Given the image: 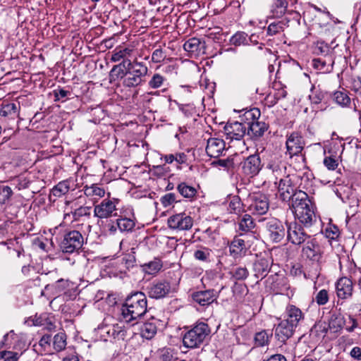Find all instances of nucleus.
Here are the masks:
<instances>
[{
	"mask_svg": "<svg viewBox=\"0 0 361 361\" xmlns=\"http://www.w3.org/2000/svg\"><path fill=\"white\" fill-rule=\"evenodd\" d=\"M278 191L283 201L291 200V208L295 218L305 227L312 226L317 218L307 194L302 190L295 191L288 176L280 178Z\"/></svg>",
	"mask_w": 361,
	"mask_h": 361,
	"instance_id": "nucleus-1",
	"label": "nucleus"
},
{
	"mask_svg": "<svg viewBox=\"0 0 361 361\" xmlns=\"http://www.w3.org/2000/svg\"><path fill=\"white\" fill-rule=\"evenodd\" d=\"M146 295L142 292H135L128 296L121 307L122 319L130 323L142 317L147 312Z\"/></svg>",
	"mask_w": 361,
	"mask_h": 361,
	"instance_id": "nucleus-2",
	"label": "nucleus"
},
{
	"mask_svg": "<svg viewBox=\"0 0 361 361\" xmlns=\"http://www.w3.org/2000/svg\"><path fill=\"white\" fill-rule=\"evenodd\" d=\"M211 330L207 324L197 322L192 329L188 331L183 338V343L186 348L199 347L210 334Z\"/></svg>",
	"mask_w": 361,
	"mask_h": 361,
	"instance_id": "nucleus-3",
	"label": "nucleus"
},
{
	"mask_svg": "<svg viewBox=\"0 0 361 361\" xmlns=\"http://www.w3.org/2000/svg\"><path fill=\"white\" fill-rule=\"evenodd\" d=\"M147 71L148 68L143 63L128 60L127 73L123 81V85L127 87H137L144 81L143 78Z\"/></svg>",
	"mask_w": 361,
	"mask_h": 361,
	"instance_id": "nucleus-4",
	"label": "nucleus"
},
{
	"mask_svg": "<svg viewBox=\"0 0 361 361\" xmlns=\"http://www.w3.org/2000/svg\"><path fill=\"white\" fill-rule=\"evenodd\" d=\"M245 201L248 204L247 209L254 215H263L269 210V198L260 192L249 193Z\"/></svg>",
	"mask_w": 361,
	"mask_h": 361,
	"instance_id": "nucleus-5",
	"label": "nucleus"
},
{
	"mask_svg": "<svg viewBox=\"0 0 361 361\" xmlns=\"http://www.w3.org/2000/svg\"><path fill=\"white\" fill-rule=\"evenodd\" d=\"M83 242V237L79 231H71L64 235L61 248L63 252L73 253L82 247Z\"/></svg>",
	"mask_w": 361,
	"mask_h": 361,
	"instance_id": "nucleus-6",
	"label": "nucleus"
},
{
	"mask_svg": "<svg viewBox=\"0 0 361 361\" xmlns=\"http://www.w3.org/2000/svg\"><path fill=\"white\" fill-rule=\"evenodd\" d=\"M108 197L104 199L99 204H94V216L99 219H108L117 215L116 200Z\"/></svg>",
	"mask_w": 361,
	"mask_h": 361,
	"instance_id": "nucleus-7",
	"label": "nucleus"
},
{
	"mask_svg": "<svg viewBox=\"0 0 361 361\" xmlns=\"http://www.w3.org/2000/svg\"><path fill=\"white\" fill-rule=\"evenodd\" d=\"M265 227L269 239L273 243L281 242L287 233V228L286 229L281 221L275 218L267 219Z\"/></svg>",
	"mask_w": 361,
	"mask_h": 361,
	"instance_id": "nucleus-8",
	"label": "nucleus"
},
{
	"mask_svg": "<svg viewBox=\"0 0 361 361\" xmlns=\"http://www.w3.org/2000/svg\"><path fill=\"white\" fill-rule=\"evenodd\" d=\"M287 227V238L293 244L301 245L310 238L303 227L297 222H286Z\"/></svg>",
	"mask_w": 361,
	"mask_h": 361,
	"instance_id": "nucleus-9",
	"label": "nucleus"
},
{
	"mask_svg": "<svg viewBox=\"0 0 361 361\" xmlns=\"http://www.w3.org/2000/svg\"><path fill=\"white\" fill-rule=\"evenodd\" d=\"M168 226L170 228L177 231H188L193 226V219L185 213H179L168 219Z\"/></svg>",
	"mask_w": 361,
	"mask_h": 361,
	"instance_id": "nucleus-10",
	"label": "nucleus"
},
{
	"mask_svg": "<svg viewBox=\"0 0 361 361\" xmlns=\"http://www.w3.org/2000/svg\"><path fill=\"white\" fill-rule=\"evenodd\" d=\"M147 290L148 295L155 299L164 298L172 291L170 283L166 281H154L147 286Z\"/></svg>",
	"mask_w": 361,
	"mask_h": 361,
	"instance_id": "nucleus-11",
	"label": "nucleus"
},
{
	"mask_svg": "<svg viewBox=\"0 0 361 361\" xmlns=\"http://www.w3.org/2000/svg\"><path fill=\"white\" fill-rule=\"evenodd\" d=\"M241 165L243 173L250 176L257 175L262 168L261 159L257 154L247 157L241 162Z\"/></svg>",
	"mask_w": 361,
	"mask_h": 361,
	"instance_id": "nucleus-12",
	"label": "nucleus"
},
{
	"mask_svg": "<svg viewBox=\"0 0 361 361\" xmlns=\"http://www.w3.org/2000/svg\"><path fill=\"white\" fill-rule=\"evenodd\" d=\"M224 130L231 140H240L247 133V126L240 121L227 123Z\"/></svg>",
	"mask_w": 361,
	"mask_h": 361,
	"instance_id": "nucleus-13",
	"label": "nucleus"
},
{
	"mask_svg": "<svg viewBox=\"0 0 361 361\" xmlns=\"http://www.w3.org/2000/svg\"><path fill=\"white\" fill-rule=\"evenodd\" d=\"M304 147L302 137L298 133H293L286 140L287 152L290 157L298 155Z\"/></svg>",
	"mask_w": 361,
	"mask_h": 361,
	"instance_id": "nucleus-14",
	"label": "nucleus"
},
{
	"mask_svg": "<svg viewBox=\"0 0 361 361\" xmlns=\"http://www.w3.org/2000/svg\"><path fill=\"white\" fill-rule=\"evenodd\" d=\"M225 149L226 144L222 139L211 137L207 140L206 152L209 157L217 158L222 155Z\"/></svg>",
	"mask_w": 361,
	"mask_h": 361,
	"instance_id": "nucleus-15",
	"label": "nucleus"
},
{
	"mask_svg": "<svg viewBox=\"0 0 361 361\" xmlns=\"http://www.w3.org/2000/svg\"><path fill=\"white\" fill-rule=\"evenodd\" d=\"M295 329L287 321L282 320L274 326V336L279 341L285 343L293 336Z\"/></svg>",
	"mask_w": 361,
	"mask_h": 361,
	"instance_id": "nucleus-16",
	"label": "nucleus"
},
{
	"mask_svg": "<svg viewBox=\"0 0 361 361\" xmlns=\"http://www.w3.org/2000/svg\"><path fill=\"white\" fill-rule=\"evenodd\" d=\"M336 295L340 299H346L352 295L353 282L347 277H342L336 283Z\"/></svg>",
	"mask_w": 361,
	"mask_h": 361,
	"instance_id": "nucleus-17",
	"label": "nucleus"
},
{
	"mask_svg": "<svg viewBox=\"0 0 361 361\" xmlns=\"http://www.w3.org/2000/svg\"><path fill=\"white\" fill-rule=\"evenodd\" d=\"M192 300L201 306H207L214 302L217 295L214 290L197 291L192 294Z\"/></svg>",
	"mask_w": 361,
	"mask_h": 361,
	"instance_id": "nucleus-18",
	"label": "nucleus"
},
{
	"mask_svg": "<svg viewBox=\"0 0 361 361\" xmlns=\"http://www.w3.org/2000/svg\"><path fill=\"white\" fill-rule=\"evenodd\" d=\"M302 255L307 258L319 262L322 257V251L319 245L315 240L307 241L302 248Z\"/></svg>",
	"mask_w": 361,
	"mask_h": 361,
	"instance_id": "nucleus-19",
	"label": "nucleus"
},
{
	"mask_svg": "<svg viewBox=\"0 0 361 361\" xmlns=\"http://www.w3.org/2000/svg\"><path fill=\"white\" fill-rule=\"evenodd\" d=\"M83 191L85 195L90 198L94 204L97 202L100 198L104 197L106 193L104 188L97 183L92 184L91 185H85L83 187Z\"/></svg>",
	"mask_w": 361,
	"mask_h": 361,
	"instance_id": "nucleus-20",
	"label": "nucleus"
},
{
	"mask_svg": "<svg viewBox=\"0 0 361 361\" xmlns=\"http://www.w3.org/2000/svg\"><path fill=\"white\" fill-rule=\"evenodd\" d=\"M270 269L269 262L268 259L260 258L253 264L254 276L256 279L261 280L264 278L269 273Z\"/></svg>",
	"mask_w": 361,
	"mask_h": 361,
	"instance_id": "nucleus-21",
	"label": "nucleus"
},
{
	"mask_svg": "<svg viewBox=\"0 0 361 361\" xmlns=\"http://www.w3.org/2000/svg\"><path fill=\"white\" fill-rule=\"evenodd\" d=\"M267 130V125L264 122L258 120L247 126V134L252 138H259L262 137L264 132Z\"/></svg>",
	"mask_w": 361,
	"mask_h": 361,
	"instance_id": "nucleus-22",
	"label": "nucleus"
},
{
	"mask_svg": "<svg viewBox=\"0 0 361 361\" xmlns=\"http://www.w3.org/2000/svg\"><path fill=\"white\" fill-rule=\"evenodd\" d=\"M287 321L291 326L296 327L299 322L303 318L301 310L294 305H289L286 308Z\"/></svg>",
	"mask_w": 361,
	"mask_h": 361,
	"instance_id": "nucleus-23",
	"label": "nucleus"
},
{
	"mask_svg": "<svg viewBox=\"0 0 361 361\" xmlns=\"http://www.w3.org/2000/svg\"><path fill=\"white\" fill-rule=\"evenodd\" d=\"M157 320L143 323L140 327L141 336L148 340L152 339L157 332Z\"/></svg>",
	"mask_w": 361,
	"mask_h": 361,
	"instance_id": "nucleus-24",
	"label": "nucleus"
},
{
	"mask_svg": "<svg viewBox=\"0 0 361 361\" xmlns=\"http://www.w3.org/2000/svg\"><path fill=\"white\" fill-rule=\"evenodd\" d=\"M20 104L18 103H8L0 108V116L15 119L19 114Z\"/></svg>",
	"mask_w": 361,
	"mask_h": 361,
	"instance_id": "nucleus-25",
	"label": "nucleus"
},
{
	"mask_svg": "<svg viewBox=\"0 0 361 361\" xmlns=\"http://www.w3.org/2000/svg\"><path fill=\"white\" fill-rule=\"evenodd\" d=\"M72 286L73 283L71 281L61 279L53 285H47L45 289L49 290V288H52L54 290V293L59 295L63 293H66Z\"/></svg>",
	"mask_w": 361,
	"mask_h": 361,
	"instance_id": "nucleus-26",
	"label": "nucleus"
},
{
	"mask_svg": "<svg viewBox=\"0 0 361 361\" xmlns=\"http://www.w3.org/2000/svg\"><path fill=\"white\" fill-rule=\"evenodd\" d=\"M54 317L47 313H43L39 316H35L34 324L36 326H43L47 329L51 331L55 329V325L53 322Z\"/></svg>",
	"mask_w": 361,
	"mask_h": 361,
	"instance_id": "nucleus-27",
	"label": "nucleus"
},
{
	"mask_svg": "<svg viewBox=\"0 0 361 361\" xmlns=\"http://www.w3.org/2000/svg\"><path fill=\"white\" fill-rule=\"evenodd\" d=\"M260 115L261 113L259 109L252 108L246 111L243 115L240 116V121L248 126L251 122H255L258 120Z\"/></svg>",
	"mask_w": 361,
	"mask_h": 361,
	"instance_id": "nucleus-28",
	"label": "nucleus"
},
{
	"mask_svg": "<svg viewBox=\"0 0 361 361\" xmlns=\"http://www.w3.org/2000/svg\"><path fill=\"white\" fill-rule=\"evenodd\" d=\"M228 210L231 214H240L244 212V204L238 195L230 197Z\"/></svg>",
	"mask_w": 361,
	"mask_h": 361,
	"instance_id": "nucleus-29",
	"label": "nucleus"
},
{
	"mask_svg": "<svg viewBox=\"0 0 361 361\" xmlns=\"http://www.w3.org/2000/svg\"><path fill=\"white\" fill-rule=\"evenodd\" d=\"M245 240L238 237L233 238L229 246L230 252L235 257L245 252Z\"/></svg>",
	"mask_w": 361,
	"mask_h": 361,
	"instance_id": "nucleus-30",
	"label": "nucleus"
},
{
	"mask_svg": "<svg viewBox=\"0 0 361 361\" xmlns=\"http://www.w3.org/2000/svg\"><path fill=\"white\" fill-rule=\"evenodd\" d=\"M128 60H123L118 65H115L110 73L111 77L115 78H126L127 73Z\"/></svg>",
	"mask_w": 361,
	"mask_h": 361,
	"instance_id": "nucleus-31",
	"label": "nucleus"
},
{
	"mask_svg": "<svg viewBox=\"0 0 361 361\" xmlns=\"http://www.w3.org/2000/svg\"><path fill=\"white\" fill-rule=\"evenodd\" d=\"M272 337V332L269 333L267 330H262L255 334V344L258 347L267 345L270 338Z\"/></svg>",
	"mask_w": 361,
	"mask_h": 361,
	"instance_id": "nucleus-32",
	"label": "nucleus"
},
{
	"mask_svg": "<svg viewBox=\"0 0 361 361\" xmlns=\"http://www.w3.org/2000/svg\"><path fill=\"white\" fill-rule=\"evenodd\" d=\"M239 230L243 232L251 231L255 226L252 217L250 214H244L238 223Z\"/></svg>",
	"mask_w": 361,
	"mask_h": 361,
	"instance_id": "nucleus-33",
	"label": "nucleus"
},
{
	"mask_svg": "<svg viewBox=\"0 0 361 361\" xmlns=\"http://www.w3.org/2000/svg\"><path fill=\"white\" fill-rule=\"evenodd\" d=\"M274 3L272 5L271 12L275 17L279 18L285 14L287 7L288 2L286 0H273Z\"/></svg>",
	"mask_w": 361,
	"mask_h": 361,
	"instance_id": "nucleus-34",
	"label": "nucleus"
},
{
	"mask_svg": "<svg viewBox=\"0 0 361 361\" xmlns=\"http://www.w3.org/2000/svg\"><path fill=\"white\" fill-rule=\"evenodd\" d=\"M177 189L179 193L185 198L191 199L194 197L197 193V190L194 187L190 186L185 183H180Z\"/></svg>",
	"mask_w": 361,
	"mask_h": 361,
	"instance_id": "nucleus-35",
	"label": "nucleus"
},
{
	"mask_svg": "<svg viewBox=\"0 0 361 361\" xmlns=\"http://www.w3.org/2000/svg\"><path fill=\"white\" fill-rule=\"evenodd\" d=\"M202 42L200 39L192 37L186 41L183 44V49L191 53H195L201 49Z\"/></svg>",
	"mask_w": 361,
	"mask_h": 361,
	"instance_id": "nucleus-36",
	"label": "nucleus"
},
{
	"mask_svg": "<svg viewBox=\"0 0 361 361\" xmlns=\"http://www.w3.org/2000/svg\"><path fill=\"white\" fill-rule=\"evenodd\" d=\"M143 270L148 274H157L162 267V264L159 259H154L153 261L149 263L145 264L143 266Z\"/></svg>",
	"mask_w": 361,
	"mask_h": 361,
	"instance_id": "nucleus-37",
	"label": "nucleus"
},
{
	"mask_svg": "<svg viewBox=\"0 0 361 361\" xmlns=\"http://www.w3.org/2000/svg\"><path fill=\"white\" fill-rule=\"evenodd\" d=\"M232 277L237 281L245 280L249 276V271L245 267H237L230 271Z\"/></svg>",
	"mask_w": 361,
	"mask_h": 361,
	"instance_id": "nucleus-38",
	"label": "nucleus"
},
{
	"mask_svg": "<svg viewBox=\"0 0 361 361\" xmlns=\"http://www.w3.org/2000/svg\"><path fill=\"white\" fill-rule=\"evenodd\" d=\"M108 334L118 340H124L126 331L123 326L116 324L113 325L111 329L109 330Z\"/></svg>",
	"mask_w": 361,
	"mask_h": 361,
	"instance_id": "nucleus-39",
	"label": "nucleus"
},
{
	"mask_svg": "<svg viewBox=\"0 0 361 361\" xmlns=\"http://www.w3.org/2000/svg\"><path fill=\"white\" fill-rule=\"evenodd\" d=\"M13 195V192L9 186L0 185V204L8 203Z\"/></svg>",
	"mask_w": 361,
	"mask_h": 361,
	"instance_id": "nucleus-40",
	"label": "nucleus"
},
{
	"mask_svg": "<svg viewBox=\"0 0 361 361\" xmlns=\"http://www.w3.org/2000/svg\"><path fill=\"white\" fill-rule=\"evenodd\" d=\"M267 168L271 170L276 179L284 176L286 173V166L284 164L271 162L268 164Z\"/></svg>",
	"mask_w": 361,
	"mask_h": 361,
	"instance_id": "nucleus-41",
	"label": "nucleus"
},
{
	"mask_svg": "<svg viewBox=\"0 0 361 361\" xmlns=\"http://www.w3.org/2000/svg\"><path fill=\"white\" fill-rule=\"evenodd\" d=\"M116 225L121 231H130L135 227V222L128 218H121L116 220Z\"/></svg>",
	"mask_w": 361,
	"mask_h": 361,
	"instance_id": "nucleus-42",
	"label": "nucleus"
},
{
	"mask_svg": "<svg viewBox=\"0 0 361 361\" xmlns=\"http://www.w3.org/2000/svg\"><path fill=\"white\" fill-rule=\"evenodd\" d=\"M69 184L68 181L59 182L54 188L51 190V193L55 197H61L66 194L69 191Z\"/></svg>",
	"mask_w": 361,
	"mask_h": 361,
	"instance_id": "nucleus-43",
	"label": "nucleus"
},
{
	"mask_svg": "<svg viewBox=\"0 0 361 361\" xmlns=\"http://www.w3.org/2000/svg\"><path fill=\"white\" fill-rule=\"evenodd\" d=\"M131 52L132 49L129 48H116L111 55V61L113 62H118L126 56H130Z\"/></svg>",
	"mask_w": 361,
	"mask_h": 361,
	"instance_id": "nucleus-44",
	"label": "nucleus"
},
{
	"mask_svg": "<svg viewBox=\"0 0 361 361\" xmlns=\"http://www.w3.org/2000/svg\"><path fill=\"white\" fill-rule=\"evenodd\" d=\"M194 257L199 261L208 262L210 261L211 250L207 247H202L194 252Z\"/></svg>",
	"mask_w": 361,
	"mask_h": 361,
	"instance_id": "nucleus-45",
	"label": "nucleus"
},
{
	"mask_svg": "<svg viewBox=\"0 0 361 361\" xmlns=\"http://www.w3.org/2000/svg\"><path fill=\"white\" fill-rule=\"evenodd\" d=\"M285 25L286 23L283 20L271 23L267 27V35L273 36L281 33L283 31Z\"/></svg>",
	"mask_w": 361,
	"mask_h": 361,
	"instance_id": "nucleus-46",
	"label": "nucleus"
},
{
	"mask_svg": "<svg viewBox=\"0 0 361 361\" xmlns=\"http://www.w3.org/2000/svg\"><path fill=\"white\" fill-rule=\"evenodd\" d=\"M21 355L22 353L2 350L0 351V361H17Z\"/></svg>",
	"mask_w": 361,
	"mask_h": 361,
	"instance_id": "nucleus-47",
	"label": "nucleus"
},
{
	"mask_svg": "<svg viewBox=\"0 0 361 361\" xmlns=\"http://www.w3.org/2000/svg\"><path fill=\"white\" fill-rule=\"evenodd\" d=\"M334 99L338 104L343 106H348L350 102V99L347 94L341 91L334 92Z\"/></svg>",
	"mask_w": 361,
	"mask_h": 361,
	"instance_id": "nucleus-48",
	"label": "nucleus"
},
{
	"mask_svg": "<svg viewBox=\"0 0 361 361\" xmlns=\"http://www.w3.org/2000/svg\"><path fill=\"white\" fill-rule=\"evenodd\" d=\"M54 348L56 351H61L66 345V336L64 334H57L54 337Z\"/></svg>",
	"mask_w": 361,
	"mask_h": 361,
	"instance_id": "nucleus-49",
	"label": "nucleus"
},
{
	"mask_svg": "<svg viewBox=\"0 0 361 361\" xmlns=\"http://www.w3.org/2000/svg\"><path fill=\"white\" fill-rule=\"evenodd\" d=\"M167 56L166 50H164L160 46L157 48L152 54V61L158 63L164 61Z\"/></svg>",
	"mask_w": 361,
	"mask_h": 361,
	"instance_id": "nucleus-50",
	"label": "nucleus"
},
{
	"mask_svg": "<svg viewBox=\"0 0 361 361\" xmlns=\"http://www.w3.org/2000/svg\"><path fill=\"white\" fill-rule=\"evenodd\" d=\"M246 39L247 35L243 32H238L231 37L230 42L235 46H240L245 44Z\"/></svg>",
	"mask_w": 361,
	"mask_h": 361,
	"instance_id": "nucleus-51",
	"label": "nucleus"
},
{
	"mask_svg": "<svg viewBox=\"0 0 361 361\" xmlns=\"http://www.w3.org/2000/svg\"><path fill=\"white\" fill-rule=\"evenodd\" d=\"M160 360L161 361H175L177 360V357L172 349L164 348L160 353Z\"/></svg>",
	"mask_w": 361,
	"mask_h": 361,
	"instance_id": "nucleus-52",
	"label": "nucleus"
},
{
	"mask_svg": "<svg viewBox=\"0 0 361 361\" xmlns=\"http://www.w3.org/2000/svg\"><path fill=\"white\" fill-rule=\"evenodd\" d=\"M329 297L326 289L319 290L315 295L314 300L319 305H324L329 301Z\"/></svg>",
	"mask_w": 361,
	"mask_h": 361,
	"instance_id": "nucleus-53",
	"label": "nucleus"
},
{
	"mask_svg": "<svg viewBox=\"0 0 361 361\" xmlns=\"http://www.w3.org/2000/svg\"><path fill=\"white\" fill-rule=\"evenodd\" d=\"M91 211V207H80L79 208L75 209L74 212H72L73 219L75 220L79 219V218L84 216H90Z\"/></svg>",
	"mask_w": 361,
	"mask_h": 361,
	"instance_id": "nucleus-54",
	"label": "nucleus"
},
{
	"mask_svg": "<svg viewBox=\"0 0 361 361\" xmlns=\"http://www.w3.org/2000/svg\"><path fill=\"white\" fill-rule=\"evenodd\" d=\"M164 78L159 73H155L149 81V86L153 89L160 87L164 81Z\"/></svg>",
	"mask_w": 361,
	"mask_h": 361,
	"instance_id": "nucleus-55",
	"label": "nucleus"
},
{
	"mask_svg": "<svg viewBox=\"0 0 361 361\" xmlns=\"http://www.w3.org/2000/svg\"><path fill=\"white\" fill-rule=\"evenodd\" d=\"M324 233L326 237L331 240L336 239L340 234L338 228L335 225L328 226Z\"/></svg>",
	"mask_w": 361,
	"mask_h": 361,
	"instance_id": "nucleus-56",
	"label": "nucleus"
},
{
	"mask_svg": "<svg viewBox=\"0 0 361 361\" xmlns=\"http://www.w3.org/2000/svg\"><path fill=\"white\" fill-rule=\"evenodd\" d=\"M176 202V196L174 193H167L161 197V202L166 207Z\"/></svg>",
	"mask_w": 361,
	"mask_h": 361,
	"instance_id": "nucleus-57",
	"label": "nucleus"
},
{
	"mask_svg": "<svg viewBox=\"0 0 361 361\" xmlns=\"http://www.w3.org/2000/svg\"><path fill=\"white\" fill-rule=\"evenodd\" d=\"M70 94L71 93L69 91L65 90L62 88H59L54 91L55 101L63 99L62 101L64 102L66 100L67 97L70 95Z\"/></svg>",
	"mask_w": 361,
	"mask_h": 361,
	"instance_id": "nucleus-58",
	"label": "nucleus"
},
{
	"mask_svg": "<svg viewBox=\"0 0 361 361\" xmlns=\"http://www.w3.org/2000/svg\"><path fill=\"white\" fill-rule=\"evenodd\" d=\"M11 341H13L14 343L18 341L17 336L11 331L10 333L7 334L4 336L3 345L6 346H8V348H11V345L13 344Z\"/></svg>",
	"mask_w": 361,
	"mask_h": 361,
	"instance_id": "nucleus-59",
	"label": "nucleus"
},
{
	"mask_svg": "<svg viewBox=\"0 0 361 361\" xmlns=\"http://www.w3.org/2000/svg\"><path fill=\"white\" fill-rule=\"evenodd\" d=\"M324 164L329 170H334L338 166L337 161L331 157H325Z\"/></svg>",
	"mask_w": 361,
	"mask_h": 361,
	"instance_id": "nucleus-60",
	"label": "nucleus"
},
{
	"mask_svg": "<svg viewBox=\"0 0 361 361\" xmlns=\"http://www.w3.org/2000/svg\"><path fill=\"white\" fill-rule=\"evenodd\" d=\"M154 174L157 176H164L168 172V169H169L168 166L164 165H158V166H154Z\"/></svg>",
	"mask_w": 361,
	"mask_h": 361,
	"instance_id": "nucleus-61",
	"label": "nucleus"
},
{
	"mask_svg": "<svg viewBox=\"0 0 361 361\" xmlns=\"http://www.w3.org/2000/svg\"><path fill=\"white\" fill-rule=\"evenodd\" d=\"M218 164L222 167L229 169L234 165L233 158H227L226 159H219Z\"/></svg>",
	"mask_w": 361,
	"mask_h": 361,
	"instance_id": "nucleus-62",
	"label": "nucleus"
},
{
	"mask_svg": "<svg viewBox=\"0 0 361 361\" xmlns=\"http://www.w3.org/2000/svg\"><path fill=\"white\" fill-rule=\"evenodd\" d=\"M317 49L319 51L320 54L323 55H327L330 51L329 47L324 42H318Z\"/></svg>",
	"mask_w": 361,
	"mask_h": 361,
	"instance_id": "nucleus-63",
	"label": "nucleus"
},
{
	"mask_svg": "<svg viewBox=\"0 0 361 361\" xmlns=\"http://www.w3.org/2000/svg\"><path fill=\"white\" fill-rule=\"evenodd\" d=\"M350 355L354 359H356L357 360H361V348L360 347H354L350 353Z\"/></svg>",
	"mask_w": 361,
	"mask_h": 361,
	"instance_id": "nucleus-64",
	"label": "nucleus"
}]
</instances>
